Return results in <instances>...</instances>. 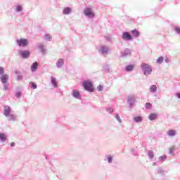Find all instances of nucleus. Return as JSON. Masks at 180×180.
Listing matches in <instances>:
<instances>
[{
  "label": "nucleus",
  "instance_id": "1",
  "mask_svg": "<svg viewBox=\"0 0 180 180\" xmlns=\"http://www.w3.org/2000/svg\"><path fill=\"white\" fill-rule=\"evenodd\" d=\"M141 70L142 72H143V75L146 77H148V75H151V72H153V67L148 65V63H143L141 65Z\"/></svg>",
  "mask_w": 180,
  "mask_h": 180
},
{
  "label": "nucleus",
  "instance_id": "2",
  "mask_svg": "<svg viewBox=\"0 0 180 180\" xmlns=\"http://www.w3.org/2000/svg\"><path fill=\"white\" fill-rule=\"evenodd\" d=\"M8 79H9V75L7 74H4L0 76V81H1L2 84H4V91H8V88H9Z\"/></svg>",
  "mask_w": 180,
  "mask_h": 180
},
{
  "label": "nucleus",
  "instance_id": "3",
  "mask_svg": "<svg viewBox=\"0 0 180 180\" xmlns=\"http://www.w3.org/2000/svg\"><path fill=\"white\" fill-rule=\"evenodd\" d=\"M83 87L85 91H87L88 92H94L95 91V89L94 88V84L89 81H84L83 82Z\"/></svg>",
  "mask_w": 180,
  "mask_h": 180
},
{
  "label": "nucleus",
  "instance_id": "4",
  "mask_svg": "<svg viewBox=\"0 0 180 180\" xmlns=\"http://www.w3.org/2000/svg\"><path fill=\"white\" fill-rule=\"evenodd\" d=\"M16 44L19 47H27L29 45V39L25 38L17 39Z\"/></svg>",
  "mask_w": 180,
  "mask_h": 180
},
{
  "label": "nucleus",
  "instance_id": "5",
  "mask_svg": "<svg viewBox=\"0 0 180 180\" xmlns=\"http://www.w3.org/2000/svg\"><path fill=\"white\" fill-rule=\"evenodd\" d=\"M121 37L124 41H131V40H133V35H131L129 32H122Z\"/></svg>",
  "mask_w": 180,
  "mask_h": 180
},
{
  "label": "nucleus",
  "instance_id": "6",
  "mask_svg": "<svg viewBox=\"0 0 180 180\" xmlns=\"http://www.w3.org/2000/svg\"><path fill=\"white\" fill-rule=\"evenodd\" d=\"M98 53L101 56H108L109 54V47L107 46H101L98 49Z\"/></svg>",
  "mask_w": 180,
  "mask_h": 180
},
{
  "label": "nucleus",
  "instance_id": "7",
  "mask_svg": "<svg viewBox=\"0 0 180 180\" xmlns=\"http://www.w3.org/2000/svg\"><path fill=\"white\" fill-rule=\"evenodd\" d=\"M84 13L85 16H87V18H95V14L92 12V10L90 8H86L84 11Z\"/></svg>",
  "mask_w": 180,
  "mask_h": 180
},
{
  "label": "nucleus",
  "instance_id": "8",
  "mask_svg": "<svg viewBox=\"0 0 180 180\" xmlns=\"http://www.w3.org/2000/svg\"><path fill=\"white\" fill-rule=\"evenodd\" d=\"M129 56H131V50L129 49H125L120 54L122 58H126V57H129Z\"/></svg>",
  "mask_w": 180,
  "mask_h": 180
},
{
  "label": "nucleus",
  "instance_id": "9",
  "mask_svg": "<svg viewBox=\"0 0 180 180\" xmlns=\"http://www.w3.org/2000/svg\"><path fill=\"white\" fill-rule=\"evenodd\" d=\"M127 102L129 105V108H131L134 106V103H136V98L133 96H129L127 98Z\"/></svg>",
  "mask_w": 180,
  "mask_h": 180
},
{
  "label": "nucleus",
  "instance_id": "10",
  "mask_svg": "<svg viewBox=\"0 0 180 180\" xmlns=\"http://www.w3.org/2000/svg\"><path fill=\"white\" fill-rule=\"evenodd\" d=\"M12 112V108L9 105H4V115L6 117H8Z\"/></svg>",
  "mask_w": 180,
  "mask_h": 180
},
{
  "label": "nucleus",
  "instance_id": "11",
  "mask_svg": "<svg viewBox=\"0 0 180 180\" xmlns=\"http://www.w3.org/2000/svg\"><path fill=\"white\" fill-rule=\"evenodd\" d=\"M72 96L75 98V99H79L81 100V93H79V91L77 89H73L72 91Z\"/></svg>",
  "mask_w": 180,
  "mask_h": 180
},
{
  "label": "nucleus",
  "instance_id": "12",
  "mask_svg": "<svg viewBox=\"0 0 180 180\" xmlns=\"http://www.w3.org/2000/svg\"><path fill=\"white\" fill-rule=\"evenodd\" d=\"M19 53L23 58H29L30 57V51H19Z\"/></svg>",
  "mask_w": 180,
  "mask_h": 180
},
{
  "label": "nucleus",
  "instance_id": "13",
  "mask_svg": "<svg viewBox=\"0 0 180 180\" xmlns=\"http://www.w3.org/2000/svg\"><path fill=\"white\" fill-rule=\"evenodd\" d=\"M56 67L57 68H63V67H64V59L59 58L56 61Z\"/></svg>",
  "mask_w": 180,
  "mask_h": 180
},
{
  "label": "nucleus",
  "instance_id": "14",
  "mask_svg": "<svg viewBox=\"0 0 180 180\" xmlns=\"http://www.w3.org/2000/svg\"><path fill=\"white\" fill-rule=\"evenodd\" d=\"M7 117L8 120L9 122H16L17 119H18V115H16L15 114H10Z\"/></svg>",
  "mask_w": 180,
  "mask_h": 180
},
{
  "label": "nucleus",
  "instance_id": "15",
  "mask_svg": "<svg viewBox=\"0 0 180 180\" xmlns=\"http://www.w3.org/2000/svg\"><path fill=\"white\" fill-rule=\"evenodd\" d=\"M37 68H39V63L37 62L33 63L31 65L32 72H36V71H37Z\"/></svg>",
  "mask_w": 180,
  "mask_h": 180
},
{
  "label": "nucleus",
  "instance_id": "16",
  "mask_svg": "<svg viewBox=\"0 0 180 180\" xmlns=\"http://www.w3.org/2000/svg\"><path fill=\"white\" fill-rule=\"evenodd\" d=\"M72 13V9L70 7H65L63 8V15H70Z\"/></svg>",
  "mask_w": 180,
  "mask_h": 180
},
{
  "label": "nucleus",
  "instance_id": "17",
  "mask_svg": "<svg viewBox=\"0 0 180 180\" xmlns=\"http://www.w3.org/2000/svg\"><path fill=\"white\" fill-rule=\"evenodd\" d=\"M104 161H108V164H112V162L113 161V156H112L110 155H105V157L104 158Z\"/></svg>",
  "mask_w": 180,
  "mask_h": 180
},
{
  "label": "nucleus",
  "instance_id": "18",
  "mask_svg": "<svg viewBox=\"0 0 180 180\" xmlns=\"http://www.w3.org/2000/svg\"><path fill=\"white\" fill-rule=\"evenodd\" d=\"M51 82L54 88H58V84H57V79L54 77H51Z\"/></svg>",
  "mask_w": 180,
  "mask_h": 180
},
{
  "label": "nucleus",
  "instance_id": "19",
  "mask_svg": "<svg viewBox=\"0 0 180 180\" xmlns=\"http://www.w3.org/2000/svg\"><path fill=\"white\" fill-rule=\"evenodd\" d=\"M167 134L169 135V137H174V136H176V131L170 129L167 132Z\"/></svg>",
  "mask_w": 180,
  "mask_h": 180
},
{
  "label": "nucleus",
  "instance_id": "20",
  "mask_svg": "<svg viewBox=\"0 0 180 180\" xmlns=\"http://www.w3.org/2000/svg\"><path fill=\"white\" fill-rule=\"evenodd\" d=\"M131 33L134 36V37H140V32H139V30L136 29L131 30Z\"/></svg>",
  "mask_w": 180,
  "mask_h": 180
},
{
  "label": "nucleus",
  "instance_id": "21",
  "mask_svg": "<svg viewBox=\"0 0 180 180\" xmlns=\"http://www.w3.org/2000/svg\"><path fill=\"white\" fill-rule=\"evenodd\" d=\"M133 70H134V65H128L125 67V71L127 72H131Z\"/></svg>",
  "mask_w": 180,
  "mask_h": 180
},
{
  "label": "nucleus",
  "instance_id": "22",
  "mask_svg": "<svg viewBox=\"0 0 180 180\" xmlns=\"http://www.w3.org/2000/svg\"><path fill=\"white\" fill-rule=\"evenodd\" d=\"M134 122H135V123H141V122H143V117H141V116L134 117Z\"/></svg>",
  "mask_w": 180,
  "mask_h": 180
},
{
  "label": "nucleus",
  "instance_id": "23",
  "mask_svg": "<svg viewBox=\"0 0 180 180\" xmlns=\"http://www.w3.org/2000/svg\"><path fill=\"white\" fill-rule=\"evenodd\" d=\"M149 91L151 92V94L157 92V86L155 84H152L149 89Z\"/></svg>",
  "mask_w": 180,
  "mask_h": 180
},
{
  "label": "nucleus",
  "instance_id": "24",
  "mask_svg": "<svg viewBox=\"0 0 180 180\" xmlns=\"http://www.w3.org/2000/svg\"><path fill=\"white\" fill-rule=\"evenodd\" d=\"M0 141H1V143H5V141H6V135L5 134H0Z\"/></svg>",
  "mask_w": 180,
  "mask_h": 180
},
{
  "label": "nucleus",
  "instance_id": "25",
  "mask_svg": "<svg viewBox=\"0 0 180 180\" xmlns=\"http://www.w3.org/2000/svg\"><path fill=\"white\" fill-rule=\"evenodd\" d=\"M157 117H158V115H157V114H155V113H151V114L148 116L149 120H151V121L155 120V119H157Z\"/></svg>",
  "mask_w": 180,
  "mask_h": 180
},
{
  "label": "nucleus",
  "instance_id": "26",
  "mask_svg": "<svg viewBox=\"0 0 180 180\" xmlns=\"http://www.w3.org/2000/svg\"><path fill=\"white\" fill-rule=\"evenodd\" d=\"M52 39L53 38L51 37V35H50V34H46L44 36V40L46 41H51Z\"/></svg>",
  "mask_w": 180,
  "mask_h": 180
},
{
  "label": "nucleus",
  "instance_id": "27",
  "mask_svg": "<svg viewBox=\"0 0 180 180\" xmlns=\"http://www.w3.org/2000/svg\"><path fill=\"white\" fill-rule=\"evenodd\" d=\"M103 68L105 71V72H110V67L109 66V65L105 64L103 66Z\"/></svg>",
  "mask_w": 180,
  "mask_h": 180
},
{
  "label": "nucleus",
  "instance_id": "28",
  "mask_svg": "<svg viewBox=\"0 0 180 180\" xmlns=\"http://www.w3.org/2000/svg\"><path fill=\"white\" fill-rule=\"evenodd\" d=\"M38 49H39L41 53H46V49H44V46L43 45V44H39Z\"/></svg>",
  "mask_w": 180,
  "mask_h": 180
},
{
  "label": "nucleus",
  "instance_id": "29",
  "mask_svg": "<svg viewBox=\"0 0 180 180\" xmlns=\"http://www.w3.org/2000/svg\"><path fill=\"white\" fill-rule=\"evenodd\" d=\"M148 155L150 160H153L154 158V152L153 150H148Z\"/></svg>",
  "mask_w": 180,
  "mask_h": 180
},
{
  "label": "nucleus",
  "instance_id": "30",
  "mask_svg": "<svg viewBox=\"0 0 180 180\" xmlns=\"http://www.w3.org/2000/svg\"><path fill=\"white\" fill-rule=\"evenodd\" d=\"M157 64H162L164 63V58L162 56L159 57L156 60Z\"/></svg>",
  "mask_w": 180,
  "mask_h": 180
},
{
  "label": "nucleus",
  "instance_id": "31",
  "mask_svg": "<svg viewBox=\"0 0 180 180\" xmlns=\"http://www.w3.org/2000/svg\"><path fill=\"white\" fill-rule=\"evenodd\" d=\"M157 172H158V174H160V175H164V169H162V168H161V167H158L157 169Z\"/></svg>",
  "mask_w": 180,
  "mask_h": 180
},
{
  "label": "nucleus",
  "instance_id": "32",
  "mask_svg": "<svg viewBox=\"0 0 180 180\" xmlns=\"http://www.w3.org/2000/svg\"><path fill=\"white\" fill-rule=\"evenodd\" d=\"M174 151H175V146H172L169 149V154L172 155L174 154Z\"/></svg>",
  "mask_w": 180,
  "mask_h": 180
},
{
  "label": "nucleus",
  "instance_id": "33",
  "mask_svg": "<svg viewBox=\"0 0 180 180\" xmlns=\"http://www.w3.org/2000/svg\"><path fill=\"white\" fill-rule=\"evenodd\" d=\"M145 107L146 109H150L151 108H153V105L151 104V103H146Z\"/></svg>",
  "mask_w": 180,
  "mask_h": 180
},
{
  "label": "nucleus",
  "instance_id": "34",
  "mask_svg": "<svg viewBox=\"0 0 180 180\" xmlns=\"http://www.w3.org/2000/svg\"><path fill=\"white\" fill-rule=\"evenodd\" d=\"M15 96V98L19 99V98H20V96H22V91L16 92Z\"/></svg>",
  "mask_w": 180,
  "mask_h": 180
},
{
  "label": "nucleus",
  "instance_id": "35",
  "mask_svg": "<svg viewBox=\"0 0 180 180\" xmlns=\"http://www.w3.org/2000/svg\"><path fill=\"white\" fill-rule=\"evenodd\" d=\"M22 11H23L22 6L18 5L16 7V12H22Z\"/></svg>",
  "mask_w": 180,
  "mask_h": 180
},
{
  "label": "nucleus",
  "instance_id": "36",
  "mask_svg": "<svg viewBox=\"0 0 180 180\" xmlns=\"http://www.w3.org/2000/svg\"><path fill=\"white\" fill-rule=\"evenodd\" d=\"M31 88H32V89H36L37 88V84H36V83L32 82H31Z\"/></svg>",
  "mask_w": 180,
  "mask_h": 180
},
{
  "label": "nucleus",
  "instance_id": "37",
  "mask_svg": "<svg viewBox=\"0 0 180 180\" xmlns=\"http://www.w3.org/2000/svg\"><path fill=\"white\" fill-rule=\"evenodd\" d=\"M5 75V69L4 68L0 66V75Z\"/></svg>",
  "mask_w": 180,
  "mask_h": 180
},
{
  "label": "nucleus",
  "instance_id": "38",
  "mask_svg": "<svg viewBox=\"0 0 180 180\" xmlns=\"http://www.w3.org/2000/svg\"><path fill=\"white\" fill-rule=\"evenodd\" d=\"M166 159H167V156L165 155L159 157L160 161H165Z\"/></svg>",
  "mask_w": 180,
  "mask_h": 180
},
{
  "label": "nucleus",
  "instance_id": "39",
  "mask_svg": "<svg viewBox=\"0 0 180 180\" xmlns=\"http://www.w3.org/2000/svg\"><path fill=\"white\" fill-rule=\"evenodd\" d=\"M115 118L117 119L119 123H122V119H120V116H119V114L115 115Z\"/></svg>",
  "mask_w": 180,
  "mask_h": 180
},
{
  "label": "nucleus",
  "instance_id": "40",
  "mask_svg": "<svg viewBox=\"0 0 180 180\" xmlns=\"http://www.w3.org/2000/svg\"><path fill=\"white\" fill-rule=\"evenodd\" d=\"M174 32H176V33H177V34H180V27H176L174 28Z\"/></svg>",
  "mask_w": 180,
  "mask_h": 180
},
{
  "label": "nucleus",
  "instance_id": "41",
  "mask_svg": "<svg viewBox=\"0 0 180 180\" xmlns=\"http://www.w3.org/2000/svg\"><path fill=\"white\" fill-rule=\"evenodd\" d=\"M97 89H98V91H103V86L99 85L97 86Z\"/></svg>",
  "mask_w": 180,
  "mask_h": 180
},
{
  "label": "nucleus",
  "instance_id": "42",
  "mask_svg": "<svg viewBox=\"0 0 180 180\" xmlns=\"http://www.w3.org/2000/svg\"><path fill=\"white\" fill-rule=\"evenodd\" d=\"M23 79V76L22 75H18L17 77V81H22Z\"/></svg>",
  "mask_w": 180,
  "mask_h": 180
},
{
  "label": "nucleus",
  "instance_id": "43",
  "mask_svg": "<svg viewBox=\"0 0 180 180\" xmlns=\"http://www.w3.org/2000/svg\"><path fill=\"white\" fill-rule=\"evenodd\" d=\"M176 98H178V99H180V93L179 92L176 93Z\"/></svg>",
  "mask_w": 180,
  "mask_h": 180
},
{
  "label": "nucleus",
  "instance_id": "44",
  "mask_svg": "<svg viewBox=\"0 0 180 180\" xmlns=\"http://www.w3.org/2000/svg\"><path fill=\"white\" fill-rule=\"evenodd\" d=\"M106 110H107V112H109L110 113H112V112H113V110H112L110 108H106Z\"/></svg>",
  "mask_w": 180,
  "mask_h": 180
},
{
  "label": "nucleus",
  "instance_id": "45",
  "mask_svg": "<svg viewBox=\"0 0 180 180\" xmlns=\"http://www.w3.org/2000/svg\"><path fill=\"white\" fill-rule=\"evenodd\" d=\"M15 142L11 143V147H15Z\"/></svg>",
  "mask_w": 180,
  "mask_h": 180
},
{
  "label": "nucleus",
  "instance_id": "46",
  "mask_svg": "<svg viewBox=\"0 0 180 180\" xmlns=\"http://www.w3.org/2000/svg\"><path fill=\"white\" fill-rule=\"evenodd\" d=\"M165 63H169V58H167L165 60Z\"/></svg>",
  "mask_w": 180,
  "mask_h": 180
},
{
  "label": "nucleus",
  "instance_id": "47",
  "mask_svg": "<svg viewBox=\"0 0 180 180\" xmlns=\"http://www.w3.org/2000/svg\"><path fill=\"white\" fill-rule=\"evenodd\" d=\"M153 166H157V165H158V164L157 163V162H153Z\"/></svg>",
  "mask_w": 180,
  "mask_h": 180
},
{
  "label": "nucleus",
  "instance_id": "48",
  "mask_svg": "<svg viewBox=\"0 0 180 180\" xmlns=\"http://www.w3.org/2000/svg\"><path fill=\"white\" fill-rule=\"evenodd\" d=\"M131 152H132V153H134V149H131Z\"/></svg>",
  "mask_w": 180,
  "mask_h": 180
},
{
  "label": "nucleus",
  "instance_id": "49",
  "mask_svg": "<svg viewBox=\"0 0 180 180\" xmlns=\"http://www.w3.org/2000/svg\"><path fill=\"white\" fill-rule=\"evenodd\" d=\"M109 39H110V37H107V40H109Z\"/></svg>",
  "mask_w": 180,
  "mask_h": 180
},
{
  "label": "nucleus",
  "instance_id": "50",
  "mask_svg": "<svg viewBox=\"0 0 180 180\" xmlns=\"http://www.w3.org/2000/svg\"><path fill=\"white\" fill-rule=\"evenodd\" d=\"M160 2H162L163 0H159Z\"/></svg>",
  "mask_w": 180,
  "mask_h": 180
}]
</instances>
